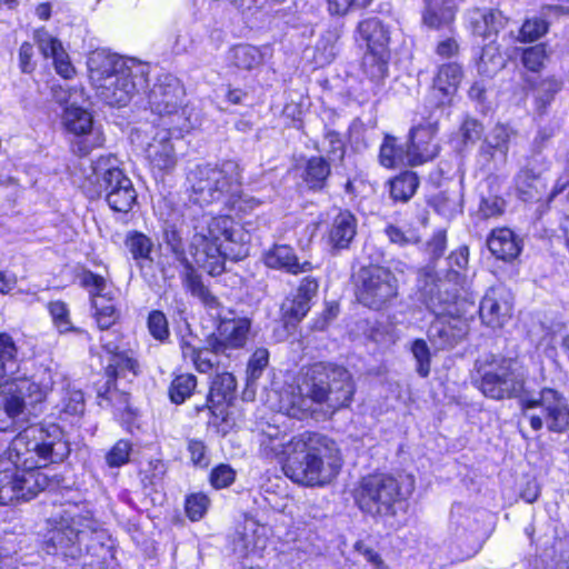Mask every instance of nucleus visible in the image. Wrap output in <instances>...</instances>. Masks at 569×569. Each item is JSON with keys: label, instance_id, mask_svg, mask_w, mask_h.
I'll return each instance as SVG.
<instances>
[{"label": "nucleus", "instance_id": "obj_1", "mask_svg": "<svg viewBox=\"0 0 569 569\" xmlns=\"http://www.w3.org/2000/svg\"><path fill=\"white\" fill-rule=\"evenodd\" d=\"M69 453V442L58 426L24 429L0 457V505L29 500L44 490L49 481L40 469L63 461Z\"/></svg>", "mask_w": 569, "mask_h": 569}, {"label": "nucleus", "instance_id": "obj_2", "mask_svg": "<svg viewBox=\"0 0 569 569\" xmlns=\"http://www.w3.org/2000/svg\"><path fill=\"white\" fill-rule=\"evenodd\" d=\"M351 373L343 367L316 363L280 395L279 411L288 417L327 419L348 407L355 393Z\"/></svg>", "mask_w": 569, "mask_h": 569}, {"label": "nucleus", "instance_id": "obj_3", "mask_svg": "<svg viewBox=\"0 0 569 569\" xmlns=\"http://www.w3.org/2000/svg\"><path fill=\"white\" fill-rule=\"evenodd\" d=\"M18 349L12 338L0 333V431H9L18 419L32 413L48 396L51 382L28 378L9 380L18 369Z\"/></svg>", "mask_w": 569, "mask_h": 569}, {"label": "nucleus", "instance_id": "obj_4", "mask_svg": "<svg viewBox=\"0 0 569 569\" xmlns=\"http://www.w3.org/2000/svg\"><path fill=\"white\" fill-rule=\"evenodd\" d=\"M305 446L283 466L284 475L306 487L329 485L339 473L342 459L337 443L328 437L309 431Z\"/></svg>", "mask_w": 569, "mask_h": 569}, {"label": "nucleus", "instance_id": "obj_5", "mask_svg": "<svg viewBox=\"0 0 569 569\" xmlns=\"http://www.w3.org/2000/svg\"><path fill=\"white\" fill-rule=\"evenodd\" d=\"M450 288L451 283L445 280L432 281L422 288L426 306L436 316L429 327L428 338L438 349L455 347L469 331L457 295Z\"/></svg>", "mask_w": 569, "mask_h": 569}, {"label": "nucleus", "instance_id": "obj_6", "mask_svg": "<svg viewBox=\"0 0 569 569\" xmlns=\"http://www.w3.org/2000/svg\"><path fill=\"white\" fill-rule=\"evenodd\" d=\"M89 78L97 96L111 107L126 106L136 93L132 71L117 54L93 51L88 60Z\"/></svg>", "mask_w": 569, "mask_h": 569}, {"label": "nucleus", "instance_id": "obj_7", "mask_svg": "<svg viewBox=\"0 0 569 569\" xmlns=\"http://www.w3.org/2000/svg\"><path fill=\"white\" fill-rule=\"evenodd\" d=\"M189 199L201 207L226 202L229 194L242 184V170L238 162L228 160L220 166L201 164L190 171Z\"/></svg>", "mask_w": 569, "mask_h": 569}, {"label": "nucleus", "instance_id": "obj_8", "mask_svg": "<svg viewBox=\"0 0 569 569\" xmlns=\"http://www.w3.org/2000/svg\"><path fill=\"white\" fill-rule=\"evenodd\" d=\"M475 368L478 388L488 398L511 399L525 388L526 375L512 358L489 353L478 359Z\"/></svg>", "mask_w": 569, "mask_h": 569}, {"label": "nucleus", "instance_id": "obj_9", "mask_svg": "<svg viewBox=\"0 0 569 569\" xmlns=\"http://www.w3.org/2000/svg\"><path fill=\"white\" fill-rule=\"evenodd\" d=\"M191 128L189 119L176 123L171 128L142 123L131 132V140L144 151L151 167L159 171L169 172L178 162V144L181 143L180 133Z\"/></svg>", "mask_w": 569, "mask_h": 569}, {"label": "nucleus", "instance_id": "obj_10", "mask_svg": "<svg viewBox=\"0 0 569 569\" xmlns=\"http://www.w3.org/2000/svg\"><path fill=\"white\" fill-rule=\"evenodd\" d=\"M50 522L52 527L44 541L47 553L70 559L82 557L87 528H94V519L89 512L81 513L77 507H69L53 516Z\"/></svg>", "mask_w": 569, "mask_h": 569}, {"label": "nucleus", "instance_id": "obj_11", "mask_svg": "<svg viewBox=\"0 0 569 569\" xmlns=\"http://www.w3.org/2000/svg\"><path fill=\"white\" fill-rule=\"evenodd\" d=\"M359 509L375 518H389L396 515V505L403 499L399 481L386 473L363 477L353 491Z\"/></svg>", "mask_w": 569, "mask_h": 569}, {"label": "nucleus", "instance_id": "obj_12", "mask_svg": "<svg viewBox=\"0 0 569 569\" xmlns=\"http://www.w3.org/2000/svg\"><path fill=\"white\" fill-rule=\"evenodd\" d=\"M520 406L523 417L535 431L541 430L543 426L558 433L569 429L568 401L553 388H543L536 396H523Z\"/></svg>", "mask_w": 569, "mask_h": 569}, {"label": "nucleus", "instance_id": "obj_13", "mask_svg": "<svg viewBox=\"0 0 569 569\" xmlns=\"http://www.w3.org/2000/svg\"><path fill=\"white\" fill-rule=\"evenodd\" d=\"M397 279L390 270L369 266L358 273L357 297L361 303L380 309L397 296Z\"/></svg>", "mask_w": 569, "mask_h": 569}, {"label": "nucleus", "instance_id": "obj_14", "mask_svg": "<svg viewBox=\"0 0 569 569\" xmlns=\"http://www.w3.org/2000/svg\"><path fill=\"white\" fill-rule=\"evenodd\" d=\"M186 91L180 80L172 74L161 76L149 92L148 102L153 113L160 117H177L182 123L184 117L183 100Z\"/></svg>", "mask_w": 569, "mask_h": 569}, {"label": "nucleus", "instance_id": "obj_15", "mask_svg": "<svg viewBox=\"0 0 569 569\" xmlns=\"http://www.w3.org/2000/svg\"><path fill=\"white\" fill-rule=\"evenodd\" d=\"M102 348L110 355L109 362L106 367L107 387L106 390L99 392V397L108 402H113L114 399L121 400L124 405L128 402V395L119 392L116 387V380L118 378H124L127 372H131L132 376L138 375V362L118 352V346L112 341H106L104 337L100 338Z\"/></svg>", "mask_w": 569, "mask_h": 569}, {"label": "nucleus", "instance_id": "obj_16", "mask_svg": "<svg viewBox=\"0 0 569 569\" xmlns=\"http://www.w3.org/2000/svg\"><path fill=\"white\" fill-rule=\"evenodd\" d=\"M309 431L290 436L278 426L267 425L259 432L260 452L267 458L287 459L289 461L301 447Z\"/></svg>", "mask_w": 569, "mask_h": 569}, {"label": "nucleus", "instance_id": "obj_17", "mask_svg": "<svg viewBox=\"0 0 569 569\" xmlns=\"http://www.w3.org/2000/svg\"><path fill=\"white\" fill-rule=\"evenodd\" d=\"M250 330L248 318L221 319L217 330L207 338V345L213 352L230 357L232 350L246 346Z\"/></svg>", "mask_w": 569, "mask_h": 569}, {"label": "nucleus", "instance_id": "obj_18", "mask_svg": "<svg viewBox=\"0 0 569 569\" xmlns=\"http://www.w3.org/2000/svg\"><path fill=\"white\" fill-rule=\"evenodd\" d=\"M450 528L457 543L466 547L465 556L475 555L480 548V525L476 513L462 505H455L451 510Z\"/></svg>", "mask_w": 569, "mask_h": 569}, {"label": "nucleus", "instance_id": "obj_19", "mask_svg": "<svg viewBox=\"0 0 569 569\" xmlns=\"http://www.w3.org/2000/svg\"><path fill=\"white\" fill-rule=\"evenodd\" d=\"M438 131L436 122L420 123L409 133V166L415 167L430 161L439 153V146L435 142Z\"/></svg>", "mask_w": 569, "mask_h": 569}, {"label": "nucleus", "instance_id": "obj_20", "mask_svg": "<svg viewBox=\"0 0 569 569\" xmlns=\"http://www.w3.org/2000/svg\"><path fill=\"white\" fill-rule=\"evenodd\" d=\"M512 303L509 292L501 288H490L481 300L479 313L482 322L490 328H501L510 319Z\"/></svg>", "mask_w": 569, "mask_h": 569}, {"label": "nucleus", "instance_id": "obj_21", "mask_svg": "<svg viewBox=\"0 0 569 569\" xmlns=\"http://www.w3.org/2000/svg\"><path fill=\"white\" fill-rule=\"evenodd\" d=\"M89 181L98 186L97 196L103 194L104 198L113 194L123 181H131L118 166V160L113 156L100 157L92 163V176Z\"/></svg>", "mask_w": 569, "mask_h": 569}, {"label": "nucleus", "instance_id": "obj_22", "mask_svg": "<svg viewBox=\"0 0 569 569\" xmlns=\"http://www.w3.org/2000/svg\"><path fill=\"white\" fill-rule=\"evenodd\" d=\"M268 529L253 519H246L231 539L232 549L241 557L259 553L267 547Z\"/></svg>", "mask_w": 569, "mask_h": 569}, {"label": "nucleus", "instance_id": "obj_23", "mask_svg": "<svg viewBox=\"0 0 569 569\" xmlns=\"http://www.w3.org/2000/svg\"><path fill=\"white\" fill-rule=\"evenodd\" d=\"M318 291V282L305 278L292 298H287L281 306L282 318L287 326L300 322L310 309V301Z\"/></svg>", "mask_w": 569, "mask_h": 569}, {"label": "nucleus", "instance_id": "obj_24", "mask_svg": "<svg viewBox=\"0 0 569 569\" xmlns=\"http://www.w3.org/2000/svg\"><path fill=\"white\" fill-rule=\"evenodd\" d=\"M239 232L241 230L234 229L233 221L228 216L214 217L208 223L207 232L199 234L202 242L196 243V246H204L207 249H222L228 243H239L234 238L236 233Z\"/></svg>", "mask_w": 569, "mask_h": 569}, {"label": "nucleus", "instance_id": "obj_25", "mask_svg": "<svg viewBox=\"0 0 569 569\" xmlns=\"http://www.w3.org/2000/svg\"><path fill=\"white\" fill-rule=\"evenodd\" d=\"M462 80V69L457 63H447L439 68L433 79L432 93L438 104L450 102Z\"/></svg>", "mask_w": 569, "mask_h": 569}, {"label": "nucleus", "instance_id": "obj_26", "mask_svg": "<svg viewBox=\"0 0 569 569\" xmlns=\"http://www.w3.org/2000/svg\"><path fill=\"white\" fill-rule=\"evenodd\" d=\"M357 31L366 42L368 51L389 52V31L377 18H369L359 22Z\"/></svg>", "mask_w": 569, "mask_h": 569}, {"label": "nucleus", "instance_id": "obj_27", "mask_svg": "<svg viewBox=\"0 0 569 569\" xmlns=\"http://www.w3.org/2000/svg\"><path fill=\"white\" fill-rule=\"evenodd\" d=\"M423 23L431 29L448 28L455 20L453 0H425Z\"/></svg>", "mask_w": 569, "mask_h": 569}, {"label": "nucleus", "instance_id": "obj_28", "mask_svg": "<svg viewBox=\"0 0 569 569\" xmlns=\"http://www.w3.org/2000/svg\"><path fill=\"white\" fill-rule=\"evenodd\" d=\"M183 283L191 295L200 299L209 311H214L212 317H221L219 311L220 302L218 298L214 297L202 283L200 277L196 273L189 261H186L184 263Z\"/></svg>", "mask_w": 569, "mask_h": 569}, {"label": "nucleus", "instance_id": "obj_29", "mask_svg": "<svg viewBox=\"0 0 569 569\" xmlns=\"http://www.w3.org/2000/svg\"><path fill=\"white\" fill-rule=\"evenodd\" d=\"M357 233V219L349 211L340 212L330 230V241L335 249H347Z\"/></svg>", "mask_w": 569, "mask_h": 569}, {"label": "nucleus", "instance_id": "obj_30", "mask_svg": "<svg viewBox=\"0 0 569 569\" xmlns=\"http://www.w3.org/2000/svg\"><path fill=\"white\" fill-rule=\"evenodd\" d=\"M236 386V379L231 373L222 372L217 375L211 381L206 407L214 412V408L229 401L233 397Z\"/></svg>", "mask_w": 569, "mask_h": 569}, {"label": "nucleus", "instance_id": "obj_31", "mask_svg": "<svg viewBox=\"0 0 569 569\" xmlns=\"http://www.w3.org/2000/svg\"><path fill=\"white\" fill-rule=\"evenodd\" d=\"M229 60L239 70L251 71L263 63V53L258 47L238 44L230 49Z\"/></svg>", "mask_w": 569, "mask_h": 569}, {"label": "nucleus", "instance_id": "obj_32", "mask_svg": "<svg viewBox=\"0 0 569 569\" xmlns=\"http://www.w3.org/2000/svg\"><path fill=\"white\" fill-rule=\"evenodd\" d=\"M546 186L541 178L529 169L521 170L516 177V190L523 201L539 200Z\"/></svg>", "mask_w": 569, "mask_h": 569}, {"label": "nucleus", "instance_id": "obj_33", "mask_svg": "<svg viewBox=\"0 0 569 569\" xmlns=\"http://www.w3.org/2000/svg\"><path fill=\"white\" fill-rule=\"evenodd\" d=\"M330 173V163L323 157H311L306 163L302 178L309 189L322 190Z\"/></svg>", "mask_w": 569, "mask_h": 569}, {"label": "nucleus", "instance_id": "obj_34", "mask_svg": "<svg viewBox=\"0 0 569 569\" xmlns=\"http://www.w3.org/2000/svg\"><path fill=\"white\" fill-rule=\"evenodd\" d=\"M389 52L367 51L362 60V69L368 79L381 86L388 77Z\"/></svg>", "mask_w": 569, "mask_h": 569}, {"label": "nucleus", "instance_id": "obj_35", "mask_svg": "<svg viewBox=\"0 0 569 569\" xmlns=\"http://www.w3.org/2000/svg\"><path fill=\"white\" fill-rule=\"evenodd\" d=\"M379 161L386 168L409 166V149H403L392 136H386L380 147Z\"/></svg>", "mask_w": 569, "mask_h": 569}, {"label": "nucleus", "instance_id": "obj_36", "mask_svg": "<svg viewBox=\"0 0 569 569\" xmlns=\"http://www.w3.org/2000/svg\"><path fill=\"white\" fill-rule=\"evenodd\" d=\"M263 260L269 268L283 269L291 273L305 272L310 267L308 261L300 262L291 251H266Z\"/></svg>", "mask_w": 569, "mask_h": 569}, {"label": "nucleus", "instance_id": "obj_37", "mask_svg": "<svg viewBox=\"0 0 569 569\" xmlns=\"http://www.w3.org/2000/svg\"><path fill=\"white\" fill-rule=\"evenodd\" d=\"M510 130L502 124H497L486 138L481 151L491 158L499 153L501 161H506L509 150Z\"/></svg>", "mask_w": 569, "mask_h": 569}, {"label": "nucleus", "instance_id": "obj_38", "mask_svg": "<svg viewBox=\"0 0 569 569\" xmlns=\"http://www.w3.org/2000/svg\"><path fill=\"white\" fill-rule=\"evenodd\" d=\"M63 122L68 131L76 136H84L91 131L92 116L87 110L71 103L64 110Z\"/></svg>", "mask_w": 569, "mask_h": 569}, {"label": "nucleus", "instance_id": "obj_39", "mask_svg": "<svg viewBox=\"0 0 569 569\" xmlns=\"http://www.w3.org/2000/svg\"><path fill=\"white\" fill-rule=\"evenodd\" d=\"M80 284L87 289L91 306L93 305V300L98 299L100 301L111 299L113 297V291L109 288L106 279L102 276L96 274L89 270H84L80 276Z\"/></svg>", "mask_w": 569, "mask_h": 569}, {"label": "nucleus", "instance_id": "obj_40", "mask_svg": "<svg viewBox=\"0 0 569 569\" xmlns=\"http://www.w3.org/2000/svg\"><path fill=\"white\" fill-rule=\"evenodd\" d=\"M91 308L93 310L92 316L100 330L110 329L119 319V310L116 305L114 296L111 297V299L102 301L94 299Z\"/></svg>", "mask_w": 569, "mask_h": 569}, {"label": "nucleus", "instance_id": "obj_41", "mask_svg": "<svg viewBox=\"0 0 569 569\" xmlns=\"http://www.w3.org/2000/svg\"><path fill=\"white\" fill-rule=\"evenodd\" d=\"M500 18L501 14L492 10L485 12L475 11L470 20L472 32L476 36L489 38L492 33H497Z\"/></svg>", "mask_w": 569, "mask_h": 569}, {"label": "nucleus", "instance_id": "obj_42", "mask_svg": "<svg viewBox=\"0 0 569 569\" xmlns=\"http://www.w3.org/2000/svg\"><path fill=\"white\" fill-rule=\"evenodd\" d=\"M416 173L407 171L390 181V196L395 200L408 201L418 188Z\"/></svg>", "mask_w": 569, "mask_h": 569}, {"label": "nucleus", "instance_id": "obj_43", "mask_svg": "<svg viewBox=\"0 0 569 569\" xmlns=\"http://www.w3.org/2000/svg\"><path fill=\"white\" fill-rule=\"evenodd\" d=\"M106 200L113 211L128 212L137 200V192L131 181H123L122 186H119L118 190Z\"/></svg>", "mask_w": 569, "mask_h": 569}, {"label": "nucleus", "instance_id": "obj_44", "mask_svg": "<svg viewBox=\"0 0 569 569\" xmlns=\"http://www.w3.org/2000/svg\"><path fill=\"white\" fill-rule=\"evenodd\" d=\"M197 379L191 373L177 376L169 388V396L172 402L180 405L186 401L194 391Z\"/></svg>", "mask_w": 569, "mask_h": 569}, {"label": "nucleus", "instance_id": "obj_45", "mask_svg": "<svg viewBox=\"0 0 569 569\" xmlns=\"http://www.w3.org/2000/svg\"><path fill=\"white\" fill-rule=\"evenodd\" d=\"M488 249H522L523 240L509 228L493 229L487 238Z\"/></svg>", "mask_w": 569, "mask_h": 569}, {"label": "nucleus", "instance_id": "obj_46", "mask_svg": "<svg viewBox=\"0 0 569 569\" xmlns=\"http://www.w3.org/2000/svg\"><path fill=\"white\" fill-rule=\"evenodd\" d=\"M223 251H194V262L211 276H218L226 269Z\"/></svg>", "mask_w": 569, "mask_h": 569}, {"label": "nucleus", "instance_id": "obj_47", "mask_svg": "<svg viewBox=\"0 0 569 569\" xmlns=\"http://www.w3.org/2000/svg\"><path fill=\"white\" fill-rule=\"evenodd\" d=\"M93 527L94 528H87V532H90L92 540H98V546H96V549H93L90 555L104 562L108 558L113 557L112 541L110 536L100 527L97 520H94Z\"/></svg>", "mask_w": 569, "mask_h": 569}, {"label": "nucleus", "instance_id": "obj_48", "mask_svg": "<svg viewBox=\"0 0 569 569\" xmlns=\"http://www.w3.org/2000/svg\"><path fill=\"white\" fill-rule=\"evenodd\" d=\"M57 408L67 416H80L84 411V397L81 390L67 389Z\"/></svg>", "mask_w": 569, "mask_h": 569}, {"label": "nucleus", "instance_id": "obj_49", "mask_svg": "<svg viewBox=\"0 0 569 569\" xmlns=\"http://www.w3.org/2000/svg\"><path fill=\"white\" fill-rule=\"evenodd\" d=\"M49 312L52 317V321L56 328L61 333L77 331L81 332V330L77 329L72 326L70 320V312L68 306L62 301H53L49 303Z\"/></svg>", "mask_w": 569, "mask_h": 569}, {"label": "nucleus", "instance_id": "obj_50", "mask_svg": "<svg viewBox=\"0 0 569 569\" xmlns=\"http://www.w3.org/2000/svg\"><path fill=\"white\" fill-rule=\"evenodd\" d=\"M233 193L234 194H229L224 206L229 210L236 211L237 213L250 212L260 203L256 198L243 194L241 187H238Z\"/></svg>", "mask_w": 569, "mask_h": 569}, {"label": "nucleus", "instance_id": "obj_51", "mask_svg": "<svg viewBox=\"0 0 569 569\" xmlns=\"http://www.w3.org/2000/svg\"><path fill=\"white\" fill-rule=\"evenodd\" d=\"M547 59L545 44H536L522 51L521 62L526 69L538 72Z\"/></svg>", "mask_w": 569, "mask_h": 569}, {"label": "nucleus", "instance_id": "obj_52", "mask_svg": "<svg viewBox=\"0 0 569 569\" xmlns=\"http://www.w3.org/2000/svg\"><path fill=\"white\" fill-rule=\"evenodd\" d=\"M411 352L417 362V372L420 377H428L430 373V350L423 339H416L411 345Z\"/></svg>", "mask_w": 569, "mask_h": 569}, {"label": "nucleus", "instance_id": "obj_53", "mask_svg": "<svg viewBox=\"0 0 569 569\" xmlns=\"http://www.w3.org/2000/svg\"><path fill=\"white\" fill-rule=\"evenodd\" d=\"M503 67V59L499 54L498 49L489 44L482 49L479 59V70L483 73H492Z\"/></svg>", "mask_w": 569, "mask_h": 569}, {"label": "nucleus", "instance_id": "obj_54", "mask_svg": "<svg viewBox=\"0 0 569 569\" xmlns=\"http://www.w3.org/2000/svg\"><path fill=\"white\" fill-rule=\"evenodd\" d=\"M372 1L373 0H327L328 12L331 16L343 17L353 10L369 7Z\"/></svg>", "mask_w": 569, "mask_h": 569}, {"label": "nucleus", "instance_id": "obj_55", "mask_svg": "<svg viewBox=\"0 0 569 569\" xmlns=\"http://www.w3.org/2000/svg\"><path fill=\"white\" fill-rule=\"evenodd\" d=\"M131 449V443L129 441H117L106 455L108 466L111 468H118L126 465L129 461Z\"/></svg>", "mask_w": 569, "mask_h": 569}, {"label": "nucleus", "instance_id": "obj_56", "mask_svg": "<svg viewBox=\"0 0 569 569\" xmlns=\"http://www.w3.org/2000/svg\"><path fill=\"white\" fill-rule=\"evenodd\" d=\"M148 329L156 340L164 341L170 333L164 313L159 310L151 311L148 317Z\"/></svg>", "mask_w": 569, "mask_h": 569}, {"label": "nucleus", "instance_id": "obj_57", "mask_svg": "<svg viewBox=\"0 0 569 569\" xmlns=\"http://www.w3.org/2000/svg\"><path fill=\"white\" fill-rule=\"evenodd\" d=\"M269 362V351L264 348H258L251 356L248 367V382H253L261 376L263 369Z\"/></svg>", "mask_w": 569, "mask_h": 569}, {"label": "nucleus", "instance_id": "obj_58", "mask_svg": "<svg viewBox=\"0 0 569 569\" xmlns=\"http://www.w3.org/2000/svg\"><path fill=\"white\" fill-rule=\"evenodd\" d=\"M209 499L203 493H193L186 499V512L192 520H200L207 512Z\"/></svg>", "mask_w": 569, "mask_h": 569}, {"label": "nucleus", "instance_id": "obj_59", "mask_svg": "<svg viewBox=\"0 0 569 569\" xmlns=\"http://www.w3.org/2000/svg\"><path fill=\"white\" fill-rule=\"evenodd\" d=\"M548 26L543 19L533 18L525 21L520 29V40L535 41L547 32Z\"/></svg>", "mask_w": 569, "mask_h": 569}, {"label": "nucleus", "instance_id": "obj_60", "mask_svg": "<svg viewBox=\"0 0 569 569\" xmlns=\"http://www.w3.org/2000/svg\"><path fill=\"white\" fill-rule=\"evenodd\" d=\"M34 40L41 51V53L46 57H52L57 51L62 48V43L57 38L52 37L44 29H39L34 32Z\"/></svg>", "mask_w": 569, "mask_h": 569}, {"label": "nucleus", "instance_id": "obj_61", "mask_svg": "<svg viewBox=\"0 0 569 569\" xmlns=\"http://www.w3.org/2000/svg\"><path fill=\"white\" fill-rule=\"evenodd\" d=\"M506 201L498 196L482 198L479 204V213L485 218L501 216L505 211Z\"/></svg>", "mask_w": 569, "mask_h": 569}, {"label": "nucleus", "instance_id": "obj_62", "mask_svg": "<svg viewBox=\"0 0 569 569\" xmlns=\"http://www.w3.org/2000/svg\"><path fill=\"white\" fill-rule=\"evenodd\" d=\"M166 473V466L162 460H150L144 469L141 470L142 481L146 485L154 486Z\"/></svg>", "mask_w": 569, "mask_h": 569}, {"label": "nucleus", "instance_id": "obj_63", "mask_svg": "<svg viewBox=\"0 0 569 569\" xmlns=\"http://www.w3.org/2000/svg\"><path fill=\"white\" fill-rule=\"evenodd\" d=\"M234 476L236 472L231 467L220 465L211 471L210 481L217 489L226 488L234 481Z\"/></svg>", "mask_w": 569, "mask_h": 569}, {"label": "nucleus", "instance_id": "obj_64", "mask_svg": "<svg viewBox=\"0 0 569 569\" xmlns=\"http://www.w3.org/2000/svg\"><path fill=\"white\" fill-rule=\"evenodd\" d=\"M54 69L58 74L64 79H70L76 73L74 67L72 66L69 54L66 52L63 47L57 51L52 57Z\"/></svg>", "mask_w": 569, "mask_h": 569}]
</instances>
